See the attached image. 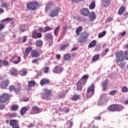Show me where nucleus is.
I'll return each instance as SVG.
<instances>
[{
    "label": "nucleus",
    "instance_id": "obj_1",
    "mask_svg": "<svg viewBox=\"0 0 128 128\" xmlns=\"http://www.w3.org/2000/svg\"><path fill=\"white\" fill-rule=\"evenodd\" d=\"M115 56L116 62L120 68H122L126 66V63L124 62V58L128 60V50L124 51V54L122 50L117 51L115 54Z\"/></svg>",
    "mask_w": 128,
    "mask_h": 128
},
{
    "label": "nucleus",
    "instance_id": "obj_2",
    "mask_svg": "<svg viewBox=\"0 0 128 128\" xmlns=\"http://www.w3.org/2000/svg\"><path fill=\"white\" fill-rule=\"evenodd\" d=\"M88 78V75L85 74L84 75L82 78L78 81L76 84V87L78 90H82V87L86 84V80Z\"/></svg>",
    "mask_w": 128,
    "mask_h": 128
},
{
    "label": "nucleus",
    "instance_id": "obj_3",
    "mask_svg": "<svg viewBox=\"0 0 128 128\" xmlns=\"http://www.w3.org/2000/svg\"><path fill=\"white\" fill-rule=\"evenodd\" d=\"M50 96H52V90H50L46 88L43 90L42 92L41 93V98L42 100H50Z\"/></svg>",
    "mask_w": 128,
    "mask_h": 128
},
{
    "label": "nucleus",
    "instance_id": "obj_4",
    "mask_svg": "<svg viewBox=\"0 0 128 128\" xmlns=\"http://www.w3.org/2000/svg\"><path fill=\"white\" fill-rule=\"evenodd\" d=\"M90 34L86 32H82L80 34V38L78 39V42L82 44V42H86Z\"/></svg>",
    "mask_w": 128,
    "mask_h": 128
},
{
    "label": "nucleus",
    "instance_id": "obj_5",
    "mask_svg": "<svg viewBox=\"0 0 128 128\" xmlns=\"http://www.w3.org/2000/svg\"><path fill=\"white\" fill-rule=\"evenodd\" d=\"M124 107L122 105H118V104H112L108 108V110L110 112H120L122 110Z\"/></svg>",
    "mask_w": 128,
    "mask_h": 128
},
{
    "label": "nucleus",
    "instance_id": "obj_6",
    "mask_svg": "<svg viewBox=\"0 0 128 128\" xmlns=\"http://www.w3.org/2000/svg\"><path fill=\"white\" fill-rule=\"evenodd\" d=\"M38 1L30 2L26 4V8L30 10H36V7L38 6Z\"/></svg>",
    "mask_w": 128,
    "mask_h": 128
},
{
    "label": "nucleus",
    "instance_id": "obj_7",
    "mask_svg": "<svg viewBox=\"0 0 128 128\" xmlns=\"http://www.w3.org/2000/svg\"><path fill=\"white\" fill-rule=\"evenodd\" d=\"M10 92H14L16 94H20V90H22V86L20 85L14 86L10 85L8 88Z\"/></svg>",
    "mask_w": 128,
    "mask_h": 128
},
{
    "label": "nucleus",
    "instance_id": "obj_8",
    "mask_svg": "<svg viewBox=\"0 0 128 128\" xmlns=\"http://www.w3.org/2000/svg\"><path fill=\"white\" fill-rule=\"evenodd\" d=\"M94 94V84L92 83L87 89L86 96L88 98H92Z\"/></svg>",
    "mask_w": 128,
    "mask_h": 128
},
{
    "label": "nucleus",
    "instance_id": "obj_9",
    "mask_svg": "<svg viewBox=\"0 0 128 128\" xmlns=\"http://www.w3.org/2000/svg\"><path fill=\"white\" fill-rule=\"evenodd\" d=\"M60 7H55L50 11L49 13V16H50V18H54V16H58V14H60Z\"/></svg>",
    "mask_w": 128,
    "mask_h": 128
},
{
    "label": "nucleus",
    "instance_id": "obj_10",
    "mask_svg": "<svg viewBox=\"0 0 128 128\" xmlns=\"http://www.w3.org/2000/svg\"><path fill=\"white\" fill-rule=\"evenodd\" d=\"M10 100V95L6 93H4L0 96V103L4 104Z\"/></svg>",
    "mask_w": 128,
    "mask_h": 128
},
{
    "label": "nucleus",
    "instance_id": "obj_11",
    "mask_svg": "<svg viewBox=\"0 0 128 128\" xmlns=\"http://www.w3.org/2000/svg\"><path fill=\"white\" fill-rule=\"evenodd\" d=\"M45 38L47 40H50L49 42V46H52V42L54 40V36L50 33H47L45 35Z\"/></svg>",
    "mask_w": 128,
    "mask_h": 128
},
{
    "label": "nucleus",
    "instance_id": "obj_12",
    "mask_svg": "<svg viewBox=\"0 0 128 128\" xmlns=\"http://www.w3.org/2000/svg\"><path fill=\"white\" fill-rule=\"evenodd\" d=\"M80 14L82 16H90V10L86 8H82L80 10Z\"/></svg>",
    "mask_w": 128,
    "mask_h": 128
},
{
    "label": "nucleus",
    "instance_id": "obj_13",
    "mask_svg": "<svg viewBox=\"0 0 128 128\" xmlns=\"http://www.w3.org/2000/svg\"><path fill=\"white\" fill-rule=\"evenodd\" d=\"M10 84V80H3L1 82L0 84V88H1L6 89V87L8 86Z\"/></svg>",
    "mask_w": 128,
    "mask_h": 128
},
{
    "label": "nucleus",
    "instance_id": "obj_14",
    "mask_svg": "<svg viewBox=\"0 0 128 128\" xmlns=\"http://www.w3.org/2000/svg\"><path fill=\"white\" fill-rule=\"evenodd\" d=\"M42 34L41 33L36 32V30H34L32 32V38H40Z\"/></svg>",
    "mask_w": 128,
    "mask_h": 128
},
{
    "label": "nucleus",
    "instance_id": "obj_15",
    "mask_svg": "<svg viewBox=\"0 0 128 128\" xmlns=\"http://www.w3.org/2000/svg\"><path fill=\"white\" fill-rule=\"evenodd\" d=\"M111 4L110 0H101V4L104 8H108Z\"/></svg>",
    "mask_w": 128,
    "mask_h": 128
},
{
    "label": "nucleus",
    "instance_id": "obj_16",
    "mask_svg": "<svg viewBox=\"0 0 128 128\" xmlns=\"http://www.w3.org/2000/svg\"><path fill=\"white\" fill-rule=\"evenodd\" d=\"M64 70V68L62 67H58V66H56L53 69V72L54 74H62Z\"/></svg>",
    "mask_w": 128,
    "mask_h": 128
},
{
    "label": "nucleus",
    "instance_id": "obj_17",
    "mask_svg": "<svg viewBox=\"0 0 128 128\" xmlns=\"http://www.w3.org/2000/svg\"><path fill=\"white\" fill-rule=\"evenodd\" d=\"M10 124L12 126V128H14L16 126H18V121L16 120H12L10 121Z\"/></svg>",
    "mask_w": 128,
    "mask_h": 128
},
{
    "label": "nucleus",
    "instance_id": "obj_18",
    "mask_svg": "<svg viewBox=\"0 0 128 128\" xmlns=\"http://www.w3.org/2000/svg\"><path fill=\"white\" fill-rule=\"evenodd\" d=\"M52 30V28L49 26H46L44 28H39V30L40 32H48V30Z\"/></svg>",
    "mask_w": 128,
    "mask_h": 128
},
{
    "label": "nucleus",
    "instance_id": "obj_19",
    "mask_svg": "<svg viewBox=\"0 0 128 128\" xmlns=\"http://www.w3.org/2000/svg\"><path fill=\"white\" fill-rule=\"evenodd\" d=\"M30 110V106L22 107L20 111V114L21 116H24L26 112Z\"/></svg>",
    "mask_w": 128,
    "mask_h": 128
},
{
    "label": "nucleus",
    "instance_id": "obj_20",
    "mask_svg": "<svg viewBox=\"0 0 128 128\" xmlns=\"http://www.w3.org/2000/svg\"><path fill=\"white\" fill-rule=\"evenodd\" d=\"M50 82V80L48 78H43L40 82V84L42 86L44 84H48Z\"/></svg>",
    "mask_w": 128,
    "mask_h": 128
},
{
    "label": "nucleus",
    "instance_id": "obj_21",
    "mask_svg": "<svg viewBox=\"0 0 128 128\" xmlns=\"http://www.w3.org/2000/svg\"><path fill=\"white\" fill-rule=\"evenodd\" d=\"M32 47H28L26 48L25 51L23 52V54H24V56H28V54H30V52H32Z\"/></svg>",
    "mask_w": 128,
    "mask_h": 128
},
{
    "label": "nucleus",
    "instance_id": "obj_22",
    "mask_svg": "<svg viewBox=\"0 0 128 128\" xmlns=\"http://www.w3.org/2000/svg\"><path fill=\"white\" fill-rule=\"evenodd\" d=\"M31 56L32 58H38L40 54L36 50H32L31 51Z\"/></svg>",
    "mask_w": 128,
    "mask_h": 128
},
{
    "label": "nucleus",
    "instance_id": "obj_23",
    "mask_svg": "<svg viewBox=\"0 0 128 128\" xmlns=\"http://www.w3.org/2000/svg\"><path fill=\"white\" fill-rule=\"evenodd\" d=\"M9 64L8 61L6 60H2L0 59V68H2V66H8Z\"/></svg>",
    "mask_w": 128,
    "mask_h": 128
},
{
    "label": "nucleus",
    "instance_id": "obj_24",
    "mask_svg": "<svg viewBox=\"0 0 128 128\" xmlns=\"http://www.w3.org/2000/svg\"><path fill=\"white\" fill-rule=\"evenodd\" d=\"M54 6V2H48L46 6L45 10L46 12H48V8H52Z\"/></svg>",
    "mask_w": 128,
    "mask_h": 128
},
{
    "label": "nucleus",
    "instance_id": "obj_25",
    "mask_svg": "<svg viewBox=\"0 0 128 128\" xmlns=\"http://www.w3.org/2000/svg\"><path fill=\"white\" fill-rule=\"evenodd\" d=\"M10 74L12 76H18V70L16 69V68H12L10 70Z\"/></svg>",
    "mask_w": 128,
    "mask_h": 128
},
{
    "label": "nucleus",
    "instance_id": "obj_26",
    "mask_svg": "<svg viewBox=\"0 0 128 128\" xmlns=\"http://www.w3.org/2000/svg\"><path fill=\"white\" fill-rule=\"evenodd\" d=\"M124 12H126V7L122 6L118 10V14L122 16V14H124Z\"/></svg>",
    "mask_w": 128,
    "mask_h": 128
},
{
    "label": "nucleus",
    "instance_id": "obj_27",
    "mask_svg": "<svg viewBox=\"0 0 128 128\" xmlns=\"http://www.w3.org/2000/svg\"><path fill=\"white\" fill-rule=\"evenodd\" d=\"M96 46V40H92L88 45V48H94Z\"/></svg>",
    "mask_w": 128,
    "mask_h": 128
},
{
    "label": "nucleus",
    "instance_id": "obj_28",
    "mask_svg": "<svg viewBox=\"0 0 128 128\" xmlns=\"http://www.w3.org/2000/svg\"><path fill=\"white\" fill-rule=\"evenodd\" d=\"M12 58H15V60H17L16 61H14L13 62L14 64H18V62H20L22 60V59L20 58V56H12Z\"/></svg>",
    "mask_w": 128,
    "mask_h": 128
},
{
    "label": "nucleus",
    "instance_id": "obj_29",
    "mask_svg": "<svg viewBox=\"0 0 128 128\" xmlns=\"http://www.w3.org/2000/svg\"><path fill=\"white\" fill-rule=\"evenodd\" d=\"M18 74H20V76H26V74H28V71H26V68H22L19 71Z\"/></svg>",
    "mask_w": 128,
    "mask_h": 128
},
{
    "label": "nucleus",
    "instance_id": "obj_30",
    "mask_svg": "<svg viewBox=\"0 0 128 128\" xmlns=\"http://www.w3.org/2000/svg\"><path fill=\"white\" fill-rule=\"evenodd\" d=\"M32 108L35 114H40V109L38 106H32Z\"/></svg>",
    "mask_w": 128,
    "mask_h": 128
},
{
    "label": "nucleus",
    "instance_id": "obj_31",
    "mask_svg": "<svg viewBox=\"0 0 128 128\" xmlns=\"http://www.w3.org/2000/svg\"><path fill=\"white\" fill-rule=\"evenodd\" d=\"M80 95L74 94L71 97V100L74 102H76L80 100Z\"/></svg>",
    "mask_w": 128,
    "mask_h": 128
},
{
    "label": "nucleus",
    "instance_id": "obj_32",
    "mask_svg": "<svg viewBox=\"0 0 128 128\" xmlns=\"http://www.w3.org/2000/svg\"><path fill=\"white\" fill-rule=\"evenodd\" d=\"M89 18L90 20H96V14L92 12L89 14Z\"/></svg>",
    "mask_w": 128,
    "mask_h": 128
},
{
    "label": "nucleus",
    "instance_id": "obj_33",
    "mask_svg": "<svg viewBox=\"0 0 128 128\" xmlns=\"http://www.w3.org/2000/svg\"><path fill=\"white\" fill-rule=\"evenodd\" d=\"M82 31V26H80L78 28H77L76 30V35L78 36Z\"/></svg>",
    "mask_w": 128,
    "mask_h": 128
},
{
    "label": "nucleus",
    "instance_id": "obj_34",
    "mask_svg": "<svg viewBox=\"0 0 128 128\" xmlns=\"http://www.w3.org/2000/svg\"><path fill=\"white\" fill-rule=\"evenodd\" d=\"M100 59V54H95L92 58V61L93 62H96V60Z\"/></svg>",
    "mask_w": 128,
    "mask_h": 128
},
{
    "label": "nucleus",
    "instance_id": "obj_35",
    "mask_svg": "<svg viewBox=\"0 0 128 128\" xmlns=\"http://www.w3.org/2000/svg\"><path fill=\"white\" fill-rule=\"evenodd\" d=\"M36 84V83L34 80H30L28 82V88H32V86H34Z\"/></svg>",
    "mask_w": 128,
    "mask_h": 128
},
{
    "label": "nucleus",
    "instance_id": "obj_36",
    "mask_svg": "<svg viewBox=\"0 0 128 128\" xmlns=\"http://www.w3.org/2000/svg\"><path fill=\"white\" fill-rule=\"evenodd\" d=\"M42 40H37L36 42V46H38L39 48H42Z\"/></svg>",
    "mask_w": 128,
    "mask_h": 128
},
{
    "label": "nucleus",
    "instance_id": "obj_37",
    "mask_svg": "<svg viewBox=\"0 0 128 128\" xmlns=\"http://www.w3.org/2000/svg\"><path fill=\"white\" fill-rule=\"evenodd\" d=\"M108 79L105 80L102 83L103 86V90H106V86H108Z\"/></svg>",
    "mask_w": 128,
    "mask_h": 128
},
{
    "label": "nucleus",
    "instance_id": "obj_38",
    "mask_svg": "<svg viewBox=\"0 0 128 128\" xmlns=\"http://www.w3.org/2000/svg\"><path fill=\"white\" fill-rule=\"evenodd\" d=\"M18 110V106L16 104H14L10 108V110L12 112H16V110Z\"/></svg>",
    "mask_w": 128,
    "mask_h": 128
},
{
    "label": "nucleus",
    "instance_id": "obj_39",
    "mask_svg": "<svg viewBox=\"0 0 128 128\" xmlns=\"http://www.w3.org/2000/svg\"><path fill=\"white\" fill-rule=\"evenodd\" d=\"M60 26H58L54 30V34L56 36L58 34V32H60Z\"/></svg>",
    "mask_w": 128,
    "mask_h": 128
},
{
    "label": "nucleus",
    "instance_id": "obj_40",
    "mask_svg": "<svg viewBox=\"0 0 128 128\" xmlns=\"http://www.w3.org/2000/svg\"><path fill=\"white\" fill-rule=\"evenodd\" d=\"M70 44H64L60 47V50H64L66 48H68V46H69Z\"/></svg>",
    "mask_w": 128,
    "mask_h": 128
},
{
    "label": "nucleus",
    "instance_id": "obj_41",
    "mask_svg": "<svg viewBox=\"0 0 128 128\" xmlns=\"http://www.w3.org/2000/svg\"><path fill=\"white\" fill-rule=\"evenodd\" d=\"M71 58H72V56H70V54H66L64 56V60H70Z\"/></svg>",
    "mask_w": 128,
    "mask_h": 128
},
{
    "label": "nucleus",
    "instance_id": "obj_42",
    "mask_svg": "<svg viewBox=\"0 0 128 128\" xmlns=\"http://www.w3.org/2000/svg\"><path fill=\"white\" fill-rule=\"evenodd\" d=\"M42 71L44 74H48L50 72V67L45 66L42 68Z\"/></svg>",
    "mask_w": 128,
    "mask_h": 128
},
{
    "label": "nucleus",
    "instance_id": "obj_43",
    "mask_svg": "<svg viewBox=\"0 0 128 128\" xmlns=\"http://www.w3.org/2000/svg\"><path fill=\"white\" fill-rule=\"evenodd\" d=\"M106 31H103L102 32L99 33V34H98V38H104V36H106Z\"/></svg>",
    "mask_w": 128,
    "mask_h": 128
},
{
    "label": "nucleus",
    "instance_id": "obj_44",
    "mask_svg": "<svg viewBox=\"0 0 128 128\" xmlns=\"http://www.w3.org/2000/svg\"><path fill=\"white\" fill-rule=\"evenodd\" d=\"M66 96V94L61 92L58 95V98H64Z\"/></svg>",
    "mask_w": 128,
    "mask_h": 128
},
{
    "label": "nucleus",
    "instance_id": "obj_45",
    "mask_svg": "<svg viewBox=\"0 0 128 128\" xmlns=\"http://www.w3.org/2000/svg\"><path fill=\"white\" fill-rule=\"evenodd\" d=\"M96 8V3L94 2H92L89 6V8L90 10H94Z\"/></svg>",
    "mask_w": 128,
    "mask_h": 128
},
{
    "label": "nucleus",
    "instance_id": "obj_46",
    "mask_svg": "<svg viewBox=\"0 0 128 128\" xmlns=\"http://www.w3.org/2000/svg\"><path fill=\"white\" fill-rule=\"evenodd\" d=\"M7 116H8L10 118H16V114L15 112L10 114V113H8Z\"/></svg>",
    "mask_w": 128,
    "mask_h": 128
},
{
    "label": "nucleus",
    "instance_id": "obj_47",
    "mask_svg": "<svg viewBox=\"0 0 128 128\" xmlns=\"http://www.w3.org/2000/svg\"><path fill=\"white\" fill-rule=\"evenodd\" d=\"M122 92H128V88L126 86H124L122 87Z\"/></svg>",
    "mask_w": 128,
    "mask_h": 128
},
{
    "label": "nucleus",
    "instance_id": "obj_48",
    "mask_svg": "<svg viewBox=\"0 0 128 128\" xmlns=\"http://www.w3.org/2000/svg\"><path fill=\"white\" fill-rule=\"evenodd\" d=\"M25 26H26L25 25H22L20 27V32H26V28H24Z\"/></svg>",
    "mask_w": 128,
    "mask_h": 128
},
{
    "label": "nucleus",
    "instance_id": "obj_49",
    "mask_svg": "<svg viewBox=\"0 0 128 128\" xmlns=\"http://www.w3.org/2000/svg\"><path fill=\"white\" fill-rule=\"evenodd\" d=\"M14 20V18H6L5 19H3L2 20L0 21L1 22H6L8 20Z\"/></svg>",
    "mask_w": 128,
    "mask_h": 128
},
{
    "label": "nucleus",
    "instance_id": "obj_50",
    "mask_svg": "<svg viewBox=\"0 0 128 128\" xmlns=\"http://www.w3.org/2000/svg\"><path fill=\"white\" fill-rule=\"evenodd\" d=\"M0 6L1 8H8V4L6 2L2 3Z\"/></svg>",
    "mask_w": 128,
    "mask_h": 128
},
{
    "label": "nucleus",
    "instance_id": "obj_51",
    "mask_svg": "<svg viewBox=\"0 0 128 128\" xmlns=\"http://www.w3.org/2000/svg\"><path fill=\"white\" fill-rule=\"evenodd\" d=\"M6 28V26H4V24L0 23V32L1 30H2L4 28Z\"/></svg>",
    "mask_w": 128,
    "mask_h": 128
},
{
    "label": "nucleus",
    "instance_id": "obj_52",
    "mask_svg": "<svg viewBox=\"0 0 128 128\" xmlns=\"http://www.w3.org/2000/svg\"><path fill=\"white\" fill-rule=\"evenodd\" d=\"M73 4H78V2H82V0H70Z\"/></svg>",
    "mask_w": 128,
    "mask_h": 128
},
{
    "label": "nucleus",
    "instance_id": "obj_53",
    "mask_svg": "<svg viewBox=\"0 0 128 128\" xmlns=\"http://www.w3.org/2000/svg\"><path fill=\"white\" fill-rule=\"evenodd\" d=\"M115 94H116V90H113L109 92V94L110 96H114Z\"/></svg>",
    "mask_w": 128,
    "mask_h": 128
},
{
    "label": "nucleus",
    "instance_id": "obj_54",
    "mask_svg": "<svg viewBox=\"0 0 128 128\" xmlns=\"http://www.w3.org/2000/svg\"><path fill=\"white\" fill-rule=\"evenodd\" d=\"M112 17H110L108 18H107L106 20V22H112Z\"/></svg>",
    "mask_w": 128,
    "mask_h": 128
},
{
    "label": "nucleus",
    "instance_id": "obj_55",
    "mask_svg": "<svg viewBox=\"0 0 128 128\" xmlns=\"http://www.w3.org/2000/svg\"><path fill=\"white\" fill-rule=\"evenodd\" d=\"M63 34H66V30H68V27L66 26H64V27H63Z\"/></svg>",
    "mask_w": 128,
    "mask_h": 128
},
{
    "label": "nucleus",
    "instance_id": "obj_56",
    "mask_svg": "<svg viewBox=\"0 0 128 128\" xmlns=\"http://www.w3.org/2000/svg\"><path fill=\"white\" fill-rule=\"evenodd\" d=\"M68 124L69 125L70 128H72V124H73L72 122L68 121Z\"/></svg>",
    "mask_w": 128,
    "mask_h": 128
},
{
    "label": "nucleus",
    "instance_id": "obj_57",
    "mask_svg": "<svg viewBox=\"0 0 128 128\" xmlns=\"http://www.w3.org/2000/svg\"><path fill=\"white\" fill-rule=\"evenodd\" d=\"M126 31H124L123 32H122L121 34H120V36H126Z\"/></svg>",
    "mask_w": 128,
    "mask_h": 128
},
{
    "label": "nucleus",
    "instance_id": "obj_58",
    "mask_svg": "<svg viewBox=\"0 0 128 128\" xmlns=\"http://www.w3.org/2000/svg\"><path fill=\"white\" fill-rule=\"evenodd\" d=\"M4 108H6V106H4V104H0V110H4Z\"/></svg>",
    "mask_w": 128,
    "mask_h": 128
},
{
    "label": "nucleus",
    "instance_id": "obj_59",
    "mask_svg": "<svg viewBox=\"0 0 128 128\" xmlns=\"http://www.w3.org/2000/svg\"><path fill=\"white\" fill-rule=\"evenodd\" d=\"M34 125L32 124H30L28 126V128H32V126H34Z\"/></svg>",
    "mask_w": 128,
    "mask_h": 128
},
{
    "label": "nucleus",
    "instance_id": "obj_60",
    "mask_svg": "<svg viewBox=\"0 0 128 128\" xmlns=\"http://www.w3.org/2000/svg\"><path fill=\"white\" fill-rule=\"evenodd\" d=\"M56 58L57 60H60V54H58L56 55Z\"/></svg>",
    "mask_w": 128,
    "mask_h": 128
},
{
    "label": "nucleus",
    "instance_id": "obj_61",
    "mask_svg": "<svg viewBox=\"0 0 128 128\" xmlns=\"http://www.w3.org/2000/svg\"><path fill=\"white\" fill-rule=\"evenodd\" d=\"M32 64H36V62H38V59H34L32 60Z\"/></svg>",
    "mask_w": 128,
    "mask_h": 128
},
{
    "label": "nucleus",
    "instance_id": "obj_62",
    "mask_svg": "<svg viewBox=\"0 0 128 128\" xmlns=\"http://www.w3.org/2000/svg\"><path fill=\"white\" fill-rule=\"evenodd\" d=\"M26 42V36H24V40H22V42Z\"/></svg>",
    "mask_w": 128,
    "mask_h": 128
},
{
    "label": "nucleus",
    "instance_id": "obj_63",
    "mask_svg": "<svg viewBox=\"0 0 128 128\" xmlns=\"http://www.w3.org/2000/svg\"><path fill=\"white\" fill-rule=\"evenodd\" d=\"M72 58H76V52L72 53Z\"/></svg>",
    "mask_w": 128,
    "mask_h": 128
},
{
    "label": "nucleus",
    "instance_id": "obj_64",
    "mask_svg": "<svg viewBox=\"0 0 128 128\" xmlns=\"http://www.w3.org/2000/svg\"><path fill=\"white\" fill-rule=\"evenodd\" d=\"M70 112V109L68 108H66V110H64V112L68 113Z\"/></svg>",
    "mask_w": 128,
    "mask_h": 128
}]
</instances>
